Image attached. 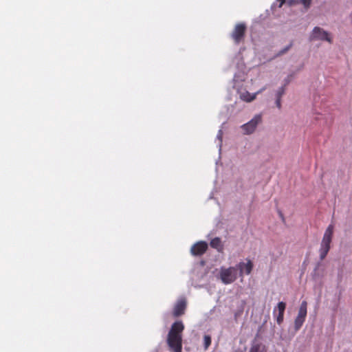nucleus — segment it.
Wrapping results in <instances>:
<instances>
[{
    "label": "nucleus",
    "mask_w": 352,
    "mask_h": 352,
    "mask_svg": "<svg viewBox=\"0 0 352 352\" xmlns=\"http://www.w3.org/2000/svg\"><path fill=\"white\" fill-rule=\"evenodd\" d=\"M307 314V302L303 300L300 306L298 315L294 320V329L298 331L302 326Z\"/></svg>",
    "instance_id": "4"
},
{
    "label": "nucleus",
    "mask_w": 352,
    "mask_h": 352,
    "mask_svg": "<svg viewBox=\"0 0 352 352\" xmlns=\"http://www.w3.org/2000/svg\"><path fill=\"white\" fill-rule=\"evenodd\" d=\"M210 245L212 248L216 249L218 252H223V246L222 245L220 238L215 237V238L212 239L210 241Z\"/></svg>",
    "instance_id": "13"
},
{
    "label": "nucleus",
    "mask_w": 352,
    "mask_h": 352,
    "mask_svg": "<svg viewBox=\"0 0 352 352\" xmlns=\"http://www.w3.org/2000/svg\"><path fill=\"white\" fill-rule=\"evenodd\" d=\"M311 37L312 38L314 39L327 41H329V43L331 42L329 34L326 31H324L322 29L318 27L314 28L312 32Z\"/></svg>",
    "instance_id": "9"
},
{
    "label": "nucleus",
    "mask_w": 352,
    "mask_h": 352,
    "mask_svg": "<svg viewBox=\"0 0 352 352\" xmlns=\"http://www.w3.org/2000/svg\"><path fill=\"white\" fill-rule=\"evenodd\" d=\"M334 226L333 224L329 225L326 229L324 236L322 239L320 248V260L324 259L330 250V244L332 241L333 234Z\"/></svg>",
    "instance_id": "1"
},
{
    "label": "nucleus",
    "mask_w": 352,
    "mask_h": 352,
    "mask_svg": "<svg viewBox=\"0 0 352 352\" xmlns=\"http://www.w3.org/2000/svg\"><path fill=\"white\" fill-rule=\"evenodd\" d=\"M261 115H256L250 122L242 125L241 128L245 134H251L256 129L257 125L261 122Z\"/></svg>",
    "instance_id": "6"
},
{
    "label": "nucleus",
    "mask_w": 352,
    "mask_h": 352,
    "mask_svg": "<svg viewBox=\"0 0 352 352\" xmlns=\"http://www.w3.org/2000/svg\"><path fill=\"white\" fill-rule=\"evenodd\" d=\"M288 3L289 6H292L294 4H298V3H300V0H289L288 1Z\"/></svg>",
    "instance_id": "21"
},
{
    "label": "nucleus",
    "mask_w": 352,
    "mask_h": 352,
    "mask_svg": "<svg viewBox=\"0 0 352 352\" xmlns=\"http://www.w3.org/2000/svg\"><path fill=\"white\" fill-rule=\"evenodd\" d=\"M276 107H277L278 109H280V108H281V98H276Z\"/></svg>",
    "instance_id": "22"
},
{
    "label": "nucleus",
    "mask_w": 352,
    "mask_h": 352,
    "mask_svg": "<svg viewBox=\"0 0 352 352\" xmlns=\"http://www.w3.org/2000/svg\"><path fill=\"white\" fill-rule=\"evenodd\" d=\"M284 314H280L278 313V316L276 318V322L278 324H280L283 322Z\"/></svg>",
    "instance_id": "20"
},
{
    "label": "nucleus",
    "mask_w": 352,
    "mask_h": 352,
    "mask_svg": "<svg viewBox=\"0 0 352 352\" xmlns=\"http://www.w3.org/2000/svg\"><path fill=\"white\" fill-rule=\"evenodd\" d=\"M204 349L206 350L211 344V337L208 335H205L204 337Z\"/></svg>",
    "instance_id": "14"
},
{
    "label": "nucleus",
    "mask_w": 352,
    "mask_h": 352,
    "mask_svg": "<svg viewBox=\"0 0 352 352\" xmlns=\"http://www.w3.org/2000/svg\"><path fill=\"white\" fill-rule=\"evenodd\" d=\"M184 325L182 321L175 322L168 332L169 336H182Z\"/></svg>",
    "instance_id": "10"
},
{
    "label": "nucleus",
    "mask_w": 352,
    "mask_h": 352,
    "mask_svg": "<svg viewBox=\"0 0 352 352\" xmlns=\"http://www.w3.org/2000/svg\"><path fill=\"white\" fill-rule=\"evenodd\" d=\"M208 243L205 241H201L195 243L190 249V252L194 256H201L208 250Z\"/></svg>",
    "instance_id": "7"
},
{
    "label": "nucleus",
    "mask_w": 352,
    "mask_h": 352,
    "mask_svg": "<svg viewBox=\"0 0 352 352\" xmlns=\"http://www.w3.org/2000/svg\"><path fill=\"white\" fill-rule=\"evenodd\" d=\"M285 86L284 87H281L278 89V90L276 92V97L277 98H281V97L284 95L285 94Z\"/></svg>",
    "instance_id": "16"
},
{
    "label": "nucleus",
    "mask_w": 352,
    "mask_h": 352,
    "mask_svg": "<svg viewBox=\"0 0 352 352\" xmlns=\"http://www.w3.org/2000/svg\"><path fill=\"white\" fill-rule=\"evenodd\" d=\"M260 349H261V344H253L249 352H259Z\"/></svg>",
    "instance_id": "17"
},
{
    "label": "nucleus",
    "mask_w": 352,
    "mask_h": 352,
    "mask_svg": "<svg viewBox=\"0 0 352 352\" xmlns=\"http://www.w3.org/2000/svg\"><path fill=\"white\" fill-rule=\"evenodd\" d=\"M292 45L293 43L291 42L287 47L279 52L278 55H282L286 53L292 47Z\"/></svg>",
    "instance_id": "19"
},
{
    "label": "nucleus",
    "mask_w": 352,
    "mask_h": 352,
    "mask_svg": "<svg viewBox=\"0 0 352 352\" xmlns=\"http://www.w3.org/2000/svg\"><path fill=\"white\" fill-rule=\"evenodd\" d=\"M277 1L280 3V5H279L280 8L283 5V3L285 1V0H277Z\"/></svg>",
    "instance_id": "23"
},
{
    "label": "nucleus",
    "mask_w": 352,
    "mask_h": 352,
    "mask_svg": "<svg viewBox=\"0 0 352 352\" xmlns=\"http://www.w3.org/2000/svg\"><path fill=\"white\" fill-rule=\"evenodd\" d=\"M246 30L247 27L244 23H239L234 26L230 36L235 44L239 45L243 41Z\"/></svg>",
    "instance_id": "3"
},
{
    "label": "nucleus",
    "mask_w": 352,
    "mask_h": 352,
    "mask_svg": "<svg viewBox=\"0 0 352 352\" xmlns=\"http://www.w3.org/2000/svg\"><path fill=\"white\" fill-rule=\"evenodd\" d=\"M247 262H240L237 265V270H239V276L243 277L244 274L249 275L253 269V263L250 259H246Z\"/></svg>",
    "instance_id": "8"
},
{
    "label": "nucleus",
    "mask_w": 352,
    "mask_h": 352,
    "mask_svg": "<svg viewBox=\"0 0 352 352\" xmlns=\"http://www.w3.org/2000/svg\"><path fill=\"white\" fill-rule=\"evenodd\" d=\"M220 278L222 283L226 285L234 283L237 278V268L234 267H221L220 270Z\"/></svg>",
    "instance_id": "2"
},
{
    "label": "nucleus",
    "mask_w": 352,
    "mask_h": 352,
    "mask_svg": "<svg viewBox=\"0 0 352 352\" xmlns=\"http://www.w3.org/2000/svg\"><path fill=\"white\" fill-rule=\"evenodd\" d=\"M265 89V87H263L259 91H258L257 92H256L255 94H254L252 95L250 94L248 91H245V93H243L241 95V98L243 101H245V102H252V101H253L256 98V96L257 94L261 93Z\"/></svg>",
    "instance_id": "12"
},
{
    "label": "nucleus",
    "mask_w": 352,
    "mask_h": 352,
    "mask_svg": "<svg viewBox=\"0 0 352 352\" xmlns=\"http://www.w3.org/2000/svg\"><path fill=\"white\" fill-rule=\"evenodd\" d=\"M312 0H300V3L302 4L305 8H309Z\"/></svg>",
    "instance_id": "18"
},
{
    "label": "nucleus",
    "mask_w": 352,
    "mask_h": 352,
    "mask_svg": "<svg viewBox=\"0 0 352 352\" xmlns=\"http://www.w3.org/2000/svg\"><path fill=\"white\" fill-rule=\"evenodd\" d=\"M186 307V301L182 298L177 301L174 307L173 314L175 317H178L183 315L185 312Z\"/></svg>",
    "instance_id": "11"
},
{
    "label": "nucleus",
    "mask_w": 352,
    "mask_h": 352,
    "mask_svg": "<svg viewBox=\"0 0 352 352\" xmlns=\"http://www.w3.org/2000/svg\"><path fill=\"white\" fill-rule=\"evenodd\" d=\"M286 307V304L284 302H280L277 305V309L278 310V313L282 314H284L285 310Z\"/></svg>",
    "instance_id": "15"
},
{
    "label": "nucleus",
    "mask_w": 352,
    "mask_h": 352,
    "mask_svg": "<svg viewBox=\"0 0 352 352\" xmlns=\"http://www.w3.org/2000/svg\"><path fill=\"white\" fill-rule=\"evenodd\" d=\"M167 343L173 352H182V336H169L167 338Z\"/></svg>",
    "instance_id": "5"
}]
</instances>
